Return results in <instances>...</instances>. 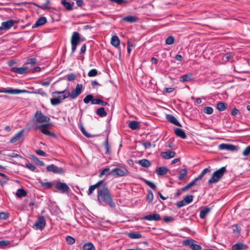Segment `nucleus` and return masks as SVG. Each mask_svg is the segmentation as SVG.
<instances>
[{
  "mask_svg": "<svg viewBox=\"0 0 250 250\" xmlns=\"http://www.w3.org/2000/svg\"><path fill=\"white\" fill-rule=\"evenodd\" d=\"M195 241L192 239H187L183 241V245L188 246L192 250H201L202 248L200 245L195 244Z\"/></svg>",
  "mask_w": 250,
  "mask_h": 250,
  "instance_id": "obj_9",
  "label": "nucleus"
},
{
  "mask_svg": "<svg viewBox=\"0 0 250 250\" xmlns=\"http://www.w3.org/2000/svg\"><path fill=\"white\" fill-rule=\"evenodd\" d=\"M231 57V54L230 53H227L223 57V60L225 62L228 61Z\"/></svg>",
  "mask_w": 250,
  "mask_h": 250,
  "instance_id": "obj_57",
  "label": "nucleus"
},
{
  "mask_svg": "<svg viewBox=\"0 0 250 250\" xmlns=\"http://www.w3.org/2000/svg\"><path fill=\"white\" fill-rule=\"evenodd\" d=\"M128 237L131 239H139L142 237V235L139 232H132L128 234Z\"/></svg>",
  "mask_w": 250,
  "mask_h": 250,
  "instance_id": "obj_33",
  "label": "nucleus"
},
{
  "mask_svg": "<svg viewBox=\"0 0 250 250\" xmlns=\"http://www.w3.org/2000/svg\"><path fill=\"white\" fill-rule=\"evenodd\" d=\"M46 226V221L44 216H40L38 217L33 228L36 229L42 230Z\"/></svg>",
  "mask_w": 250,
  "mask_h": 250,
  "instance_id": "obj_8",
  "label": "nucleus"
},
{
  "mask_svg": "<svg viewBox=\"0 0 250 250\" xmlns=\"http://www.w3.org/2000/svg\"><path fill=\"white\" fill-rule=\"evenodd\" d=\"M188 170L187 169L184 168L181 169L179 171V175L178 177V179L179 180H183L184 178V177L187 174Z\"/></svg>",
  "mask_w": 250,
  "mask_h": 250,
  "instance_id": "obj_40",
  "label": "nucleus"
},
{
  "mask_svg": "<svg viewBox=\"0 0 250 250\" xmlns=\"http://www.w3.org/2000/svg\"><path fill=\"white\" fill-rule=\"evenodd\" d=\"M98 71L96 69L90 70L88 73V76L89 77H94L97 75Z\"/></svg>",
  "mask_w": 250,
  "mask_h": 250,
  "instance_id": "obj_52",
  "label": "nucleus"
},
{
  "mask_svg": "<svg viewBox=\"0 0 250 250\" xmlns=\"http://www.w3.org/2000/svg\"><path fill=\"white\" fill-rule=\"evenodd\" d=\"M138 20L137 17H124L121 19V21L133 23L136 22Z\"/></svg>",
  "mask_w": 250,
  "mask_h": 250,
  "instance_id": "obj_22",
  "label": "nucleus"
},
{
  "mask_svg": "<svg viewBox=\"0 0 250 250\" xmlns=\"http://www.w3.org/2000/svg\"><path fill=\"white\" fill-rule=\"evenodd\" d=\"M10 244V242L8 241L1 240L0 241V247H3L5 246H7Z\"/></svg>",
  "mask_w": 250,
  "mask_h": 250,
  "instance_id": "obj_63",
  "label": "nucleus"
},
{
  "mask_svg": "<svg viewBox=\"0 0 250 250\" xmlns=\"http://www.w3.org/2000/svg\"><path fill=\"white\" fill-rule=\"evenodd\" d=\"M227 104L225 103L220 102L216 105V108L220 111H223L226 109Z\"/></svg>",
  "mask_w": 250,
  "mask_h": 250,
  "instance_id": "obj_38",
  "label": "nucleus"
},
{
  "mask_svg": "<svg viewBox=\"0 0 250 250\" xmlns=\"http://www.w3.org/2000/svg\"><path fill=\"white\" fill-rule=\"evenodd\" d=\"M213 108L210 106H207L204 108V112L207 114H211L213 113Z\"/></svg>",
  "mask_w": 250,
  "mask_h": 250,
  "instance_id": "obj_54",
  "label": "nucleus"
},
{
  "mask_svg": "<svg viewBox=\"0 0 250 250\" xmlns=\"http://www.w3.org/2000/svg\"><path fill=\"white\" fill-rule=\"evenodd\" d=\"M110 43L115 47H118L120 45V41L118 37L116 35L111 37Z\"/></svg>",
  "mask_w": 250,
  "mask_h": 250,
  "instance_id": "obj_23",
  "label": "nucleus"
},
{
  "mask_svg": "<svg viewBox=\"0 0 250 250\" xmlns=\"http://www.w3.org/2000/svg\"><path fill=\"white\" fill-rule=\"evenodd\" d=\"M193 196L191 195H188L185 196L184 198V202L186 204L190 203L193 200Z\"/></svg>",
  "mask_w": 250,
  "mask_h": 250,
  "instance_id": "obj_47",
  "label": "nucleus"
},
{
  "mask_svg": "<svg viewBox=\"0 0 250 250\" xmlns=\"http://www.w3.org/2000/svg\"><path fill=\"white\" fill-rule=\"evenodd\" d=\"M210 211V208L208 207H204L203 208L200 212V217L204 219L207 214Z\"/></svg>",
  "mask_w": 250,
  "mask_h": 250,
  "instance_id": "obj_28",
  "label": "nucleus"
},
{
  "mask_svg": "<svg viewBox=\"0 0 250 250\" xmlns=\"http://www.w3.org/2000/svg\"><path fill=\"white\" fill-rule=\"evenodd\" d=\"M55 188L62 193H67L70 190L69 187L66 183L61 182H57L56 183Z\"/></svg>",
  "mask_w": 250,
  "mask_h": 250,
  "instance_id": "obj_10",
  "label": "nucleus"
},
{
  "mask_svg": "<svg viewBox=\"0 0 250 250\" xmlns=\"http://www.w3.org/2000/svg\"><path fill=\"white\" fill-rule=\"evenodd\" d=\"M27 92L26 90H21L18 89H9L6 90H0V93H5L11 94H18Z\"/></svg>",
  "mask_w": 250,
  "mask_h": 250,
  "instance_id": "obj_16",
  "label": "nucleus"
},
{
  "mask_svg": "<svg viewBox=\"0 0 250 250\" xmlns=\"http://www.w3.org/2000/svg\"><path fill=\"white\" fill-rule=\"evenodd\" d=\"M37 62V59L35 58L27 59L25 64L34 65Z\"/></svg>",
  "mask_w": 250,
  "mask_h": 250,
  "instance_id": "obj_55",
  "label": "nucleus"
},
{
  "mask_svg": "<svg viewBox=\"0 0 250 250\" xmlns=\"http://www.w3.org/2000/svg\"><path fill=\"white\" fill-rule=\"evenodd\" d=\"M226 171L225 167H221L220 169L214 171L211 177L208 180V184H213L218 182L223 176L224 173Z\"/></svg>",
  "mask_w": 250,
  "mask_h": 250,
  "instance_id": "obj_3",
  "label": "nucleus"
},
{
  "mask_svg": "<svg viewBox=\"0 0 250 250\" xmlns=\"http://www.w3.org/2000/svg\"><path fill=\"white\" fill-rule=\"evenodd\" d=\"M46 169L48 171L52 172L54 173L62 174L64 172L63 168L59 167L53 164L48 166L46 167Z\"/></svg>",
  "mask_w": 250,
  "mask_h": 250,
  "instance_id": "obj_12",
  "label": "nucleus"
},
{
  "mask_svg": "<svg viewBox=\"0 0 250 250\" xmlns=\"http://www.w3.org/2000/svg\"><path fill=\"white\" fill-rule=\"evenodd\" d=\"M192 75L190 74H185L182 76L180 78V81L186 82L190 81L191 80Z\"/></svg>",
  "mask_w": 250,
  "mask_h": 250,
  "instance_id": "obj_34",
  "label": "nucleus"
},
{
  "mask_svg": "<svg viewBox=\"0 0 250 250\" xmlns=\"http://www.w3.org/2000/svg\"><path fill=\"white\" fill-rule=\"evenodd\" d=\"M81 42V37L77 32H74L71 38V53H74L77 49V47Z\"/></svg>",
  "mask_w": 250,
  "mask_h": 250,
  "instance_id": "obj_4",
  "label": "nucleus"
},
{
  "mask_svg": "<svg viewBox=\"0 0 250 250\" xmlns=\"http://www.w3.org/2000/svg\"><path fill=\"white\" fill-rule=\"evenodd\" d=\"M35 121L36 123H48L50 121L49 117L43 115L41 111H37L35 115Z\"/></svg>",
  "mask_w": 250,
  "mask_h": 250,
  "instance_id": "obj_7",
  "label": "nucleus"
},
{
  "mask_svg": "<svg viewBox=\"0 0 250 250\" xmlns=\"http://www.w3.org/2000/svg\"><path fill=\"white\" fill-rule=\"evenodd\" d=\"M128 126L133 130H136L139 128V123L135 121H132L129 123Z\"/></svg>",
  "mask_w": 250,
  "mask_h": 250,
  "instance_id": "obj_37",
  "label": "nucleus"
},
{
  "mask_svg": "<svg viewBox=\"0 0 250 250\" xmlns=\"http://www.w3.org/2000/svg\"><path fill=\"white\" fill-rule=\"evenodd\" d=\"M174 38L173 36H168L166 40V43L167 45H171L174 43Z\"/></svg>",
  "mask_w": 250,
  "mask_h": 250,
  "instance_id": "obj_51",
  "label": "nucleus"
},
{
  "mask_svg": "<svg viewBox=\"0 0 250 250\" xmlns=\"http://www.w3.org/2000/svg\"><path fill=\"white\" fill-rule=\"evenodd\" d=\"M128 173V171L124 167H116L111 170V175L115 177L125 176Z\"/></svg>",
  "mask_w": 250,
  "mask_h": 250,
  "instance_id": "obj_6",
  "label": "nucleus"
},
{
  "mask_svg": "<svg viewBox=\"0 0 250 250\" xmlns=\"http://www.w3.org/2000/svg\"><path fill=\"white\" fill-rule=\"evenodd\" d=\"M83 89V85L82 84H78L75 88L71 91V93L67 90L65 89L63 91H55L52 92L53 96H55L56 94H62V99H65L70 97L71 99H74L77 98L82 93Z\"/></svg>",
  "mask_w": 250,
  "mask_h": 250,
  "instance_id": "obj_2",
  "label": "nucleus"
},
{
  "mask_svg": "<svg viewBox=\"0 0 250 250\" xmlns=\"http://www.w3.org/2000/svg\"><path fill=\"white\" fill-rule=\"evenodd\" d=\"M40 183L42 187H44L47 189L50 188L53 186V184L52 182H43L41 181L40 182Z\"/></svg>",
  "mask_w": 250,
  "mask_h": 250,
  "instance_id": "obj_43",
  "label": "nucleus"
},
{
  "mask_svg": "<svg viewBox=\"0 0 250 250\" xmlns=\"http://www.w3.org/2000/svg\"><path fill=\"white\" fill-rule=\"evenodd\" d=\"M10 71L12 72H15L19 74H25L29 72L28 67H12Z\"/></svg>",
  "mask_w": 250,
  "mask_h": 250,
  "instance_id": "obj_13",
  "label": "nucleus"
},
{
  "mask_svg": "<svg viewBox=\"0 0 250 250\" xmlns=\"http://www.w3.org/2000/svg\"><path fill=\"white\" fill-rule=\"evenodd\" d=\"M143 219L147 221H158L161 220L160 215L158 213H153L146 215L142 218Z\"/></svg>",
  "mask_w": 250,
  "mask_h": 250,
  "instance_id": "obj_15",
  "label": "nucleus"
},
{
  "mask_svg": "<svg viewBox=\"0 0 250 250\" xmlns=\"http://www.w3.org/2000/svg\"><path fill=\"white\" fill-rule=\"evenodd\" d=\"M47 126V125H41L37 126L36 127V129H39L42 133L44 135L48 136H53V134L46 128Z\"/></svg>",
  "mask_w": 250,
  "mask_h": 250,
  "instance_id": "obj_17",
  "label": "nucleus"
},
{
  "mask_svg": "<svg viewBox=\"0 0 250 250\" xmlns=\"http://www.w3.org/2000/svg\"><path fill=\"white\" fill-rule=\"evenodd\" d=\"M61 3L67 10H72L74 4L73 2H68L67 0H61Z\"/></svg>",
  "mask_w": 250,
  "mask_h": 250,
  "instance_id": "obj_27",
  "label": "nucleus"
},
{
  "mask_svg": "<svg viewBox=\"0 0 250 250\" xmlns=\"http://www.w3.org/2000/svg\"><path fill=\"white\" fill-rule=\"evenodd\" d=\"M233 233L235 236H238L240 234L241 228L237 224H234L231 226Z\"/></svg>",
  "mask_w": 250,
  "mask_h": 250,
  "instance_id": "obj_30",
  "label": "nucleus"
},
{
  "mask_svg": "<svg viewBox=\"0 0 250 250\" xmlns=\"http://www.w3.org/2000/svg\"><path fill=\"white\" fill-rule=\"evenodd\" d=\"M26 167L32 171H34L36 169V167L30 163L26 164Z\"/></svg>",
  "mask_w": 250,
  "mask_h": 250,
  "instance_id": "obj_64",
  "label": "nucleus"
},
{
  "mask_svg": "<svg viewBox=\"0 0 250 250\" xmlns=\"http://www.w3.org/2000/svg\"><path fill=\"white\" fill-rule=\"evenodd\" d=\"M166 119L170 123L174 125L181 127V124L178 121L176 118L171 114H167L166 115Z\"/></svg>",
  "mask_w": 250,
  "mask_h": 250,
  "instance_id": "obj_18",
  "label": "nucleus"
},
{
  "mask_svg": "<svg viewBox=\"0 0 250 250\" xmlns=\"http://www.w3.org/2000/svg\"><path fill=\"white\" fill-rule=\"evenodd\" d=\"M104 146L106 149V153H109L110 152V150L109 148V146L108 142V139H106L105 141Z\"/></svg>",
  "mask_w": 250,
  "mask_h": 250,
  "instance_id": "obj_59",
  "label": "nucleus"
},
{
  "mask_svg": "<svg viewBox=\"0 0 250 250\" xmlns=\"http://www.w3.org/2000/svg\"><path fill=\"white\" fill-rule=\"evenodd\" d=\"M242 155L245 157L250 156V145L248 146L243 151Z\"/></svg>",
  "mask_w": 250,
  "mask_h": 250,
  "instance_id": "obj_44",
  "label": "nucleus"
},
{
  "mask_svg": "<svg viewBox=\"0 0 250 250\" xmlns=\"http://www.w3.org/2000/svg\"><path fill=\"white\" fill-rule=\"evenodd\" d=\"M161 156L165 159H169L173 158L176 155V153L173 151H167L161 153Z\"/></svg>",
  "mask_w": 250,
  "mask_h": 250,
  "instance_id": "obj_19",
  "label": "nucleus"
},
{
  "mask_svg": "<svg viewBox=\"0 0 250 250\" xmlns=\"http://www.w3.org/2000/svg\"><path fill=\"white\" fill-rule=\"evenodd\" d=\"M142 180L146 184L147 186H148L152 189H153L154 190L156 189V187L154 183H153L149 181L146 179H143V178L142 179Z\"/></svg>",
  "mask_w": 250,
  "mask_h": 250,
  "instance_id": "obj_45",
  "label": "nucleus"
},
{
  "mask_svg": "<svg viewBox=\"0 0 250 250\" xmlns=\"http://www.w3.org/2000/svg\"><path fill=\"white\" fill-rule=\"evenodd\" d=\"M96 188L95 187V186L94 185L90 186L88 189V195H91L93 193V191Z\"/></svg>",
  "mask_w": 250,
  "mask_h": 250,
  "instance_id": "obj_60",
  "label": "nucleus"
},
{
  "mask_svg": "<svg viewBox=\"0 0 250 250\" xmlns=\"http://www.w3.org/2000/svg\"><path fill=\"white\" fill-rule=\"evenodd\" d=\"M163 220L165 223H168L173 221L174 218L171 216H165L163 218Z\"/></svg>",
  "mask_w": 250,
  "mask_h": 250,
  "instance_id": "obj_56",
  "label": "nucleus"
},
{
  "mask_svg": "<svg viewBox=\"0 0 250 250\" xmlns=\"http://www.w3.org/2000/svg\"><path fill=\"white\" fill-rule=\"evenodd\" d=\"M15 21L13 20H8L6 21L2 22L1 25L0 26V30H8L13 26L15 22Z\"/></svg>",
  "mask_w": 250,
  "mask_h": 250,
  "instance_id": "obj_14",
  "label": "nucleus"
},
{
  "mask_svg": "<svg viewBox=\"0 0 250 250\" xmlns=\"http://www.w3.org/2000/svg\"><path fill=\"white\" fill-rule=\"evenodd\" d=\"M90 102H91L92 104H101L103 106L109 105L108 103L104 102L99 99H93V96L91 94H88L84 98L83 102L85 104H88Z\"/></svg>",
  "mask_w": 250,
  "mask_h": 250,
  "instance_id": "obj_5",
  "label": "nucleus"
},
{
  "mask_svg": "<svg viewBox=\"0 0 250 250\" xmlns=\"http://www.w3.org/2000/svg\"><path fill=\"white\" fill-rule=\"evenodd\" d=\"M65 240L68 245H72L75 242V239L71 236H66Z\"/></svg>",
  "mask_w": 250,
  "mask_h": 250,
  "instance_id": "obj_49",
  "label": "nucleus"
},
{
  "mask_svg": "<svg viewBox=\"0 0 250 250\" xmlns=\"http://www.w3.org/2000/svg\"><path fill=\"white\" fill-rule=\"evenodd\" d=\"M218 148L220 150H227L231 151H237L238 149V146L228 144H221L219 145Z\"/></svg>",
  "mask_w": 250,
  "mask_h": 250,
  "instance_id": "obj_11",
  "label": "nucleus"
},
{
  "mask_svg": "<svg viewBox=\"0 0 250 250\" xmlns=\"http://www.w3.org/2000/svg\"><path fill=\"white\" fill-rule=\"evenodd\" d=\"M54 96V98L50 99V103L53 105H57L60 104L62 103V96H58V97Z\"/></svg>",
  "mask_w": 250,
  "mask_h": 250,
  "instance_id": "obj_21",
  "label": "nucleus"
},
{
  "mask_svg": "<svg viewBox=\"0 0 250 250\" xmlns=\"http://www.w3.org/2000/svg\"><path fill=\"white\" fill-rule=\"evenodd\" d=\"M247 248L246 245L241 242H238L232 246V250H241L244 249H246Z\"/></svg>",
  "mask_w": 250,
  "mask_h": 250,
  "instance_id": "obj_29",
  "label": "nucleus"
},
{
  "mask_svg": "<svg viewBox=\"0 0 250 250\" xmlns=\"http://www.w3.org/2000/svg\"><path fill=\"white\" fill-rule=\"evenodd\" d=\"M198 181L196 180V178L193 180L192 182L187 185L185 187L182 188V190L184 192H185L188 190L190 188H191L193 186L195 185L196 182Z\"/></svg>",
  "mask_w": 250,
  "mask_h": 250,
  "instance_id": "obj_35",
  "label": "nucleus"
},
{
  "mask_svg": "<svg viewBox=\"0 0 250 250\" xmlns=\"http://www.w3.org/2000/svg\"><path fill=\"white\" fill-rule=\"evenodd\" d=\"M16 195L18 197L21 198L25 196L26 192L23 189L19 188L17 191Z\"/></svg>",
  "mask_w": 250,
  "mask_h": 250,
  "instance_id": "obj_42",
  "label": "nucleus"
},
{
  "mask_svg": "<svg viewBox=\"0 0 250 250\" xmlns=\"http://www.w3.org/2000/svg\"><path fill=\"white\" fill-rule=\"evenodd\" d=\"M143 146L145 147V148H149L151 147V144L150 142L148 141H145L142 144Z\"/></svg>",
  "mask_w": 250,
  "mask_h": 250,
  "instance_id": "obj_62",
  "label": "nucleus"
},
{
  "mask_svg": "<svg viewBox=\"0 0 250 250\" xmlns=\"http://www.w3.org/2000/svg\"><path fill=\"white\" fill-rule=\"evenodd\" d=\"M111 175V170L108 167H106L103 169L99 175L100 178H102L104 175L108 176Z\"/></svg>",
  "mask_w": 250,
  "mask_h": 250,
  "instance_id": "obj_32",
  "label": "nucleus"
},
{
  "mask_svg": "<svg viewBox=\"0 0 250 250\" xmlns=\"http://www.w3.org/2000/svg\"><path fill=\"white\" fill-rule=\"evenodd\" d=\"M97 199L100 205L106 204L111 208L115 207V204L105 184L98 189Z\"/></svg>",
  "mask_w": 250,
  "mask_h": 250,
  "instance_id": "obj_1",
  "label": "nucleus"
},
{
  "mask_svg": "<svg viewBox=\"0 0 250 250\" xmlns=\"http://www.w3.org/2000/svg\"><path fill=\"white\" fill-rule=\"evenodd\" d=\"M68 81H72L75 79L76 76L73 73L69 74L66 76Z\"/></svg>",
  "mask_w": 250,
  "mask_h": 250,
  "instance_id": "obj_58",
  "label": "nucleus"
},
{
  "mask_svg": "<svg viewBox=\"0 0 250 250\" xmlns=\"http://www.w3.org/2000/svg\"><path fill=\"white\" fill-rule=\"evenodd\" d=\"M112 2H115L118 5L126 4L128 1L126 0H109Z\"/></svg>",
  "mask_w": 250,
  "mask_h": 250,
  "instance_id": "obj_48",
  "label": "nucleus"
},
{
  "mask_svg": "<svg viewBox=\"0 0 250 250\" xmlns=\"http://www.w3.org/2000/svg\"><path fill=\"white\" fill-rule=\"evenodd\" d=\"M32 159L35 162V163L39 166H43L44 165V163L42 161L40 160L37 157L35 156H32Z\"/></svg>",
  "mask_w": 250,
  "mask_h": 250,
  "instance_id": "obj_50",
  "label": "nucleus"
},
{
  "mask_svg": "<svg viewBox=\"0 0 250 250\" xmlns=\"http://www.w3.org/2000/svg\"><path fill=\"white\" fill-rule=\"evenodd\" d=\"M83 250H95V247L92 243H87L83 246Z\"/></svg>",
  "mask_w": 250,
  "mask_h": 250,
  "instance_id": "obj_41",
  "label": "nucleus"
},
{
  "mask_svg": "<svg viewBox=\"0 0 250 250\" xmlns=\"http://www.w3.org/2000/svg\"><path fill=\"white\" fill-rule=\"evenodd\" d=\"M187 205L186 203L184 202V199L181 201H179L176 204V206L177 207H178V208H181L183 206H184L185 205Z\"/></svg>",
  "mask_w": 250,
  "mask_h": 250,
  "instance_id": "obj_61",
  "label": "nucleus"
},
{
  "mask_svg": "<svg viewBox=\"0 0 250 250\" xmlns=\"http://www.w3.org/2000/svg\"><path fill=\"white\" fill-rule=\"evenodd\" d=\"M210 171L211 169L210 167L205 168L202 170L200 175L196 178V180H199L201 179L206 173L210 172Z\"/></svg>",
  "mask_w": 250,
  "mask_h": 250,
  "instance_id": "obj_39",
  "label": "nucleus"
},
{
  "mask_svg": "<svg viewBox=\"0 0 250 250\" xmlns=\"http://www.w3.org/2000/svg\"><path fill=\"white\" fill-rule=\"evenodd\" d=\"M175 134L178 137L182 139H185L187 137L186 133L181 128H176L174 130Z\"/></svg>",
  "mask_w": 250,
  "mask_h": 250,
  "instance_id": "obj_26",
  "label": "nucleus"
},
{
  "mask_svg": "<svg viewBox=\"0 0 250 250\" xmlns=\"http://www.w3.org/2000/svg\"><path fill=\"white\" fill-rule=\"evenodd\" d=\"M168 169L165 167H157L155 170V172L158 175H164L167 173Z\"/></svg>",
  "mask_w": 250,
  "mask_h": 250,
  "instance_id": "obj_24",
  "label": "nucleus"
},
{
  "mask_svg": "<svg viewBox=\"0 0 250 250\" xmlns=\"http://www.w3.org/2000/svg\"><path fill=\"white\" fill-rule=\"evenodd\" d=\"M24 132V129L20 130L17 133L13 138H12L10 141L11 143H15L18 141L22 136Z\"/></svg>",
  "mask_w": 250,
  "mask_h": 250,
  "instance_id": "obj_25",
  "label": "nucleus"
},
{
  "mask_svg": "<svg viewBox=\"0 0 250 250\" xmlns=\"http://www.w3.org/2000/svg\"><path fill=\"white\" fill-rule=\"evenodd\" d=\"M153 199V194L151 190H149L148 191V194L146 196V200L149 203L152 202Z\"/></svg>",
  "mask_w": 250,
  "mask_h": 250,
  "instance_id": "obj_46",
  "label": "nucleus"
},
{
  "mask_svg": "<svg viewBox=\"0 0 250 250\" xmlns=\"http://www.w3.org/2000/svg\"><path fill=\"white\" fill-rule=\"evenodd\" d=\"M9 216V214L6 212H0V219L6 220Z\"/></svg>",
  "mask_w": 250,
  "mask_h": 250,
  "instance_id": "obj_53",
  "label": "nucleus"
},
{
  "mask_svg": "<svg viewBox=\"0 0 250 250\" xmlns=\"http://www.w3.org/2000/svg\"><path fill=\"white\" fill-rule=\"evenodd\" d=\"M46 19L45 17H41L32 26L33 28L43 25L46 22Z\"/></svg>",
  "mask_w": 250,
  "mask_h": 250,
  "instance_id": "obj_20",
  "label": "nucleus"
},
{
  "mask_svg": "<svg viewBox=\"0 0 250 250\" xmlns=\"http://www.w3.org/2000/svg\"><path fill=\"white\" fill-rule=\"evenodd\" d=\"M138 164L141 165L142 167H148L151 165L150 162L146 159H142L139 161Z\"/></svg>",
  "mask_w": 250,
  "mask_h": 250,
  "instance_id": "obj_31",
  "label": "nucleus"
},
{
  "mask_svg": "<svg viewBox=\"0 0 250 250\" xmlns=\"http://www.w3.org/2000/svg\"><path fill=\"white\" fill-rule=\"evenodd\" d=\"M96 113L101 117H104L107 115L106 112L105 111L104 108L103 107L97 109L96 110Z\"/></svg>",
  "mask_w": 250,
  "mask_h": 250,
  "instance_id": "obj_36",
  "label": "nucleus"
}]
</instances>
